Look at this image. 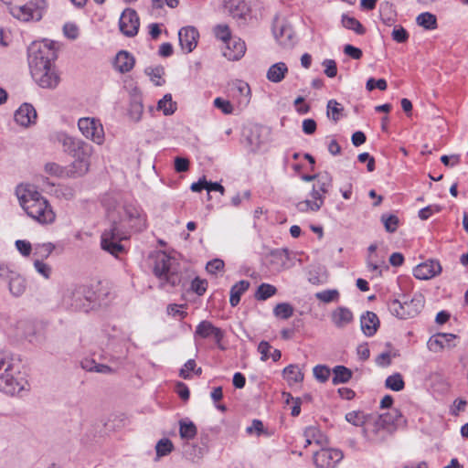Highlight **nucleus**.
I'll list each match as a JSON object with an SVG mask.
<instances>
[{
    "mask_svg": "<svg viewBox=\"0 0 468 468\" xmlns=\"http://www.w3.org/2000/svg\"><path fill=\"white\" fill-rule=\"evenodd\" d=\"M112 226L101 234V248L114 256L124 250L121 241L128 239L127 229L141 231L146 228V216L133 203H123L108 211Z\"/></svg>",
    "mask_w": 468,
    "mask_h": 468,
    "instance_id": "1",
    "label": "nucleus"
},
{
    "mask_svg": "<svg viewBox=\"0 0 468 468\" xmlns=\"http://www.w3.org/2000/svg\"><path fill=\"white\" fill-rule=\"evenodd\" d=\"M57 52L50 40L35 41L28 47V65L34 80L44 89H55L59 76L54 65Z\"/></svg>",
    "mask_w": 468,
    "mask_h": 468,
    "instance_id": "2",
    "label": "nucleus"
},
{
    "mask_svg": "<svg viewBox=\"0 0 468 468\" xmlns=\"http://www.w3.org/2000/svg\"><path fill=\"white\" fill-rule=\"evenodd\" d=\"M19 204L33 220L41 225L52 224L56 214L48 201L33 186L20 185L16 189Z\"/></svg>",
    "mask_w": 468,
    "mask_h": 468,
    "instance_id": "3",
    "label": "nucleus"
},
{
    "mask_svg": "<svg viewBox=\"0 0 468 468\" xmlns=\"http://www.w3.org/2000/svg\"><path fill=\"white\" fill-rule=\"evenodd\" d=\"M29 390V383L20 365L8 356L0 354V391L15 396Z\"/></svg>",
    "mask_w": 468,
    "mask_h": 468,
    "instance_id": "4",
    "label": "nucleus"
},
{
    "mask_svg": "<svg viewBox=\"0 0 468 468\" xmlns=\"http://www.w3.org/2000/svg\"><path fill=\"white\" fill-rule=\"evenodd\" d=\"M62 304L68 309L87 313L96 307V294L85 285H72L64 292Z\"/></svg>",
    "mask_w": 468,
    "mask_h": 468,
    "instance_id": "5",
    "label": "nucleus"
},
{
    "mask_svg": "<svg viewBox=\"0 0 468 468\" xmlns=\"http://www.w3.org/2000/svg\"><path fill=\"white\" fill-rule=\"evenodd\" d=\"M333 185V177L327 172L317 174L316 183L310 192L311 199H305L296 204L300 212H317L324 205L326 194Z\"/></svg>",
    "mask_w": 468,
    "mask_h": 468,
    "instance_id": "6",
    "label": "nucleus"
},
{
    "mask_svg": "<svg viewBox=\"0 0 468 468\" xmlns=\"http://www.w3.org/2000/svg\"><path fill=\"white\" fill-rule=\"evenodd\" d=\"M173 259L165 252H158L154 257V273L163 287L176 286L180 282V276L173 268Z\"/></svg>",
    "mask_w": 468,
    "mask_h": 468,
    "instance_id": "7",
    "label": "nucleus"
},
{
    "mask_svg": "<svg viewBox=\"0 0 468 468\" xmlns=\"http://www.w3.org/2000/svg\"><path fill=\"white\" fill-rule=\"evenodd\" d=\"M93 154V146L86 143L82 147L70 154L73 160L67 166V176L80 177L85 176L90 171Z\"/></svg>",
    "mask_w": 468,
    "mask_h": 468,
    "instance_id": "8",
    "label": "nucleus"
},
{
    "mask_svg": "<svg viewBox=\"0 0 468 468\" xmlns=\"http://www.w3.org/2000/svg\"><path fill=\"white\" fill-rule=\"evenodd\" d=\"M47 6L46 0H30L22 5H10L9 12L20 21H38L42 18Z\"/></svg>",
    "mask_w": 468,
    "mask_h": 468,
    "instance_id": "9",
    "label": "nucleus"
},
{
    "mask_svg": "<svg viewBox=\"0 0 468 468\" xmlns=\"http://www.w3.org/2000/svg\"><path fill=\"white\" fill-rule=\"evenodd\" d=\"M424 306L423 297L419 294L410 300H393L389 303V311L400 319H408L417 315Z\"/></svg>",
    "mask_w": 468,
    "mask_h": 468,
    "instance_id": "10",
    "label": "nucleus"
},
{
    "mask_svg": "<svg viewBox=\"0 0 468 468\" xmlns=\"http://www.w3.org/2000/svg\"><path fill=\"white\" fill-rule=\"evenodd\" d=\"M81 134L92 143L101 145L105 141V133L101 121L91 117H82L78 121Z\"/></svg>",
    "mask_w": 468,
    "mask_h": 468,
    "instance_id": "11",
    "label": "nucleus"
},
{
    "mask_svg": "<svg viewBox=\"0 0 468 468\" xmlns=\"http://www.w3.org/2000/svg\"><path fill=\"white\" fill-rule=\"evenodd\" d=\"M343 458V452L335 448H322L313 457L316 468H336Z\"/></svg>",
    "mask_w": 468,
    "mask_h": 468,
    "instance_id": "12",
    "label": "nucleus"
},
{
    "mask_svg": "<svg viewBox=\"0 0 468 468\" xmlns=\"http://www.w3.org/2000/svg\"><path fill=\"white\" fill-rule=\"evenodd\" d=\"M384 424L385 420L382 419V416L373 414L362 431L364 438L374 443L383 442L388 435Z\"/></svg>",
    "mask_w": 468,
    "mask_h": 468,
    "instance_id": "13",
    "label": "nucleus"
},
{
    "mask_svg": "<svg viewBox=\"0 0 468 468\" xmlns=\"http://www.w3.org/2000/svg\"><path fill=\"white\" fill-rule=\"evenodd\" d=\"M225 333L219 327L215 326L210 321L203 320L196 327L194 333L195 340L211 338L216 345L221 348V342Z\"/></svg>",
    "mask_w": 468,
    "mask_h": 468,
    "instance_id": "14",
    "label": "nucleus"
},
{
    "mask_svg": "<svg viewBox=\"0 0 468 468\" xmlns=\"http://www.w3.org/2000/svg\"><path fill=\"white\" fill-rule=\"evenodd\" d=\"M139 26L140 20L135 10L127 8L122 13L119 27L123 35L134 37L138 33Z\"/></svg>",
    "mask_w": 468,
    "mask_h": 468,
    "instance_id": "15",
    "label": "nucleus"
},
{
    "mask_svg": "<svg viewBox=\"0 0 468 468\" xmlns=\"http://www.w3.org/2000/svg\"><path fill=\"white\" fill-rule=\"evenodd\" d=\"M198 37V31L191 26L182 27L178 32L179 44L185 53H190L196 48Z\"/></svg>",
    "mask_w": 468,
    "mask_h": 468,
    "instance_id": "16",
    "label": "nucleus"
},
{
    "mask_svg": "<svg viewBox=\"0 0 468 468\" xmlns=\"http://www.w3.org/2000/svg\"><path fill=\"white\" fill-rule=\"evenodd\" d=\"M53 140L61 144L63 151L69 155L75 153L86 144L85 141L70 136L65 132H56L53 134Z\"/></svg>",
    "mask_w": 468,
    "mask_h": 468,
    "instance_id": "17",
    "label": "nucleus"
},
{
    "mask_svg": "<svg viewBox=\"0 0 468 468\" xmlns=\"http://www.w3.org/2000/svg\"><path fill=\"white\" fill-rule=\"evenodd\" d=\"M246 44L245 42L238 37H233L229 41L225 43V48H223V56L229 60H239L246 52Z\"/></svg>",
    "mask_w": 468,
    "mask_h": 468,
    "instance_id": "18",
    "label": "nucleus"
},
{
    "mask_svg": "<svg viewBox=\"0 0 468 468\" xmlns=\"http://www.w3.org/2000/svg\"><path fill=\"white\" fill-rule=\"evenodd\" d=\"M441 271V266L438 261H428L419 264L413 270V275L419 280H429Z\"/></svg>",
    "mask_w": 468,
    "mask_h": 468,
    "instance_id": "19",
    "label": "nucleus"
},
{
    "mask_svg": "<svg viewBox=\"0 0 468 468\" xmlns=\"http://www.w3.org/2000/svg\"><path fill=\"white\" fill-rule=\"evenodd\" d=\"M37 112L35 108L28 103L22 104L15 112V121L23 127H28L36 122Z\"/></svg>",
    "mask_w": 468,
    "mask_h": 468,
    "instance_id": "20",
    "label": "nucleus"
},
{
    "mask_svg": "<svg viewBox=\"0 0 468 468\" xmlns=\"http://www.w3.org/2000/svg\"><path fill=\"white\" fill-rule=\"evenodd\" d=\"M454 339L455 335L452 334H437L429 339L427 346L431 352L437 353L450 347Z\"/></svg>",
    "mask_w": 468,
    "mask_h": 468,
    "instance_id": "21",
    "label": "nucleus"
},
{
    "mask_svg": "<svg viewBox=\"0 0 468 468\" xmlns=\"http://www.w3.org/2000/svg\"><path fill=\"white\" fill-rule=\"evenodd\" d=\"M360 325L365 335H374L379 326L378 315L373 312H367L360 318Z\"/></svg>",
    "mask_w": 468,
    "mask_h": 468,
    "instance_id": "22",
    "label": "nucleus"
},
{
    "mask_svg": "<svg viewBox=\"0 0 468 468\" xmlns=\"http://www.w3.org/2000/svg\"><path fill=\"white\" fill-rule=\"evenodd\" d=\"M289 69L286 63L277 62L272 64L266 72V78L272 83L282 82L288 74Z\"/></svg>",
    "mask_w": 468,
    "mask_h": 468,
    "instance_id": "23",
    "label": "nucleus"
},
{
    "mask_svg": "<svg viewBox=\"0 0 468 468\" xmlns=\"http://www.w3.org/2000/svg\"><path fill=\"white\" fill-rule=\"evenodd\" d=\"M333 324L338 327L343 328L353 321V314L346 307H337L331 314Z\"/></svg>",
    "mask_w": 468,
    "mask_h": 468,
    "instance_id": "24",
    "label": "nucleus"
},
{
    "mask_svg": "<svg viewBox=\"0 0 468 468\" xmlns=\"http://www.w3.org/2000/svg\"><path fill=\"white\" fill-rule=\"evenodd\" d=\"M226 12L234 18H242L245 16L248 7L244 0H223Z\"/></svg>",
    "mask_w": 468,
    "mask_h": 468,
    "instance_id": "25",
    "label": "nucleus"
},
{
    "mask_svg": "<svg viewBox=\"0 0 468 468\" xmlns=\"http://www.w3.org/2000/svg\"><path fill=\"white\" fill-rule=\"evenodd\" d=\"M135 59L132 54L127 51L122 50L118 52L114 61L115 69L122 72H129L134 66Z\"/></svg>",
    "mask_w": 468,
    "mask_h": 468,
    "instance_id": "26",
    "label": "nucleus"
},
{
    "mask_svg": "<svg viewBox=\"0 0 468 468\" xmlns=\"http://www.w3.org/2000/svg\"><path fill=\"white\" fill-rule=\"evenodd\" d=\"M179 435L182 440H193L197 434V428L196 424L189 419H182L178 422Z\"/></svg>",
    "mask_w": 468,
    "mask_h": 468,
    "instance_id": "27",
    "label": "nucleus"
},
{
    "mask_svg": "<svg viewBox=\"0 0 468 468\" xmlns=\"http://www.w3.org/2000/svg\"><path fill=\"white\" fill-rule=\"evenodd\" d=\"M372 415L373 414H367L362 410H353L346 414V420L352 425L361 427L363 430Z\"/></svg>",
    "mask_w": 468,
    "mask_h": 468,
    "instance_id": "28",
    "label": "nucleus"
},
{
    "mask_svg": "<svg viewBox=\"0 0 468 468\" xmlns=\"http://www.w3.org/2000/svg\"><path fill=\"white\" fill-rule=\"evenodd\" d=\"M282 375L290 386L300 383L303 379V373L297 365H289L286 367L282 371Z\"/></svg>",
    "mask_w": 468,
    "mask_h": 468,
    "instance_id": "29",
    "label": "nucleus"
},
{
    "mask_svg": "<svg viewBox=\"0 0 468 468\" xmlns=\"http://www.w3.org/2000/svg\"><path fill=\"white\" fill-rule=\"evenodd\" d=\"M27 288L26 280L19 274L12 273L9 280V291L16 296H21Z\"/></svg>",
    "mask_w": 468,
    "mask_h": 468,
    "instance_id": "30",
    "label": "nucleus"
},
{
    "mask_svg": "<svg viewBox=\"0 0 468 468\" xmlns=\"http://www.w3.org/2000/svg\"><path fill=\"white\" fill-rule=\"evenodd\" d=\"M250 282L248 281H239L231 287L229 303L232 306L239 304L240 296L249 289Z\"/></svg>",
    "mask_w": 468,
    "mask_h": 468,
    "instance_id": "31",
    "label": "nucleus"
},
{
    "mask_svg": "<svg viewBox=\"0 0 468 468\" xmlns=\"http://www.w3.org/2000/svg\"><path fill=\"white\" fill-rule=\"evenodd\" d=\"M416 23L418 26L422 27L427 30H433L437 28L436 16L430 12H424L420 14L416 17Z\"/></svg>",
    "mask_w": 468,
    "mask_h": 468,
    "instance_id": "32",
    "label": "nucleus"
},
{
    "mask_svg": "<svg viewBox=\"0 0 468 468\" xmlns=\"http://www.w3.org/2000/svg\"><path fill=\"white\" fill-rule=\"evenodd\" d=\"M52 242L37 243L34 245V256L36 259L44 261L48 259L55 250Z\"/></svg>",
    "mask_w": 468,
    "mask_h": 468,
    "instance_id": "33",
    "label": "nucleus"
},
{
    "mask_svg": "<svg viewBox=\"0 0 468 468\" xmlns=\"http://www.w3.org/2000/svg\"><path fill=\"white\" fill-rule=\"evenodd\" d=\"M294 308L289 303H280L273 308V315L278 319L287 320L293 315Z\"/></svg>",
    "mask_w": 468,
    "mask_h": 468,
    "instance_id": "34",
    "label": "nucleus"
},
{
    "mask_svg": "<svg viewBox=\"0 0 468 468\" xmlns=\"http://www.w3.org/2000/svg\"><path fill=\"white\" fill-rule=\"evenodd\" d=\"M333 384L346 383L352 378V371L344 366H336L333 368Z\"/></svg>",
    "mask_w": 468,
    "mask_h": 468,
    "instance_id": "35",
    "label": "nucleus"
},
{
    "mask_svg": "<svg viewBox=\"0 0 468 468\" xmlns=\"http://www.w3.org/2000/svg\"><path fill=\"white\" fill-rule=\"evenodd\" d=\"M303 435L305 438H309L314 441V443L324 446L327 442L326 437L323 432L315 426L307 427L304 430Z\"/></svg>",
    "mask_w": 468,
    "mask_h": 468,
    "instance_id": "36",
    "label": "nucleus"
},
{
    "mask_svg": "<svg viewBox=\"0 0 468 468\" xmlns=\"http://www.w3.org/2000/svg\"><path fill=\"white\" fill-rule=\"evenodd\" d=\"M342 26L345 28L355 31L358 35L365 33V28L362 24L353 16L344 14L341 19Z\"/></svg>",
    "mask_w": 468,
    "mask_h": 468,
    "instance_id": "37",
    "label": "nucleus"
},
{
    "mask_svg": "<svg viewBox=\"0 0 468 468\" xmlns=\"http://www.w3.org/2000/svg\"><path fill=\"white\" fill-rule=\"evenodd\" d=\"M277 293V288L270 283H261L256 292L255 298L258 301H265Z\"/></svg>",
    "mask_w": 468,
    "mask_h": 468,
    "instance_id": "38",
    "label": "nucleus"
},
{
    "mask_svg": "<svg viewBox=\"0 0 468 468\" xmlns=\"http://www.w3.org/2000/svg\"><path fill=\"white\" fill-rule=\"evenodd\" d=\"M159 111L163 112L165 115H171L176 110V103L173 101L171 94H165L157 104Z\"/></svg>",
    "mask_w": 468,
    "mask_h": 468,
    "instance_id": "39",
    "label": "nucleus"
},
{
    "mask_svg": "<svg viewBox=\"0 0 468 468\" xmlns=\"http://www.w3.org/2000/svg\"><path fill=\"white\" fill-rule=\"evenodd\" d=\"M385 386L387 388H389L393 391H400L404 388L405 382L401 374L395 373L386 378Z\"/></svg>",
    "mask_w": 468,
    "mask_h": 468,
    "instance_id": "40",
    "label": "nucleus"
},
{
    "mask_svg": "<svg viewBox=\"0 0 468 468\" xmlns=\"http://www.w3.org/2000/svg\"><path fill=\"white\" fill-rule=\"evenodd\" d=\"M173 450L174 444L169 439L159 440L155 445L156 460L168 455Z\"/></svg>",
    "mask_w": 468,
    "mask_h": 468,
    "instance_id": "41",
    "label": "nucleus"
},
{
    "mask_svg": "<svg viewBox=\"0 0 468 468\" xmlns=\"http://www.w3.org/2000/svg\"><path fill=\"white\" fill-rule=\"evenodd\" d=\"M34 268L44 279L48 280L51 277L52 268L49 264L44 262V261L36 259L34 261Z\"/></svg>",
    "mask_w": 468,
    "mask_h": 468,
    "instance_id": "42",
    "label": "nucleus"
},
{
    "mask_svg": "<svg viewBox=\"0 0 468 468\" xmlns=\"http://www.w3.org/2000/svg\"><path fill=\"white\" fill-rule=\"evenodd\" d=\"M145 73L156 86H161L165 82L163 80L164 69L162 67L147 68Z\"/></svg>",
    "mask_w": 468,
    "mask_h": 468,
    "instance_id": "43",
    "label": "nucleus"
},
{
    "mask_svg": "<svg viewBox=\"0 0 468 468\" xmlns=\"http://www.w3.org/2000/svg\"><path fill=\"white\" fill-rule=\"evenodd\" d=\"M215 37L221 40L224 44L229 41L233 36H231V32L229 27L227 25H218L214 27Z\"/></svg>",
    "mask_w": 468,
    "mask_h": 468,
    "instance_id": "44",
    "label": "nucleus"
},
{
    "mask_svg": "<svg viewBox=\"0 0 468 468\" xmlns=\"http://www.w3.org/2000/svg\"><path fill=\"white\" fill-rule=\"evenodd\" d=\"M315 297L323 303H331L338 300L339 292L337 290H324L316 292Z\"/></svg>",
    "mask_w": 468,
    "mask_h": 468,
    "instance_id": "45",
    "label": "nucleus"
},
{
    "mask_svg": "<svg viewBox=\"0 0 468 468\" xmlns=\"http://www.w3.org/2000/svg\"><path fill=\"white\" fill-rule=\"evenodd\" d=\"M166 312L168 315L172 317H179L180 319H184L187 315L186 304H168Z\"/></svg>",
    "mask_w": 468,
    "mask_h": 468,
    "instance_id": "46",
    "label": "nucleus"
},
{
    "mask_svg": "<svg viewBox=\"0 0 468 468\" xmlns=\"http://www.w3.org/2000/svg\"><path fill=\"white\" fill-rule=\"evenodd\" d=\"M343 111V107L335 100H330L327 102V115L335 122L340 118V113Z\"/></svg>",
    "mask_w": 468,
    "mask_h": 468,
    "instance_id": "47",
    "label": "nucleus"
},
{
    "mask_svg": "<svg viewBox=\"0 0 468 468\" xmlns=\"http://www.w3.org/2000/svg\"><path fill=\"white\" fill-rule=\"evenodd\" d=\"M15 246L23 257H28L32 251L34 252V246L28 240L17 239Z\"/></svg>",
    "mask_w": 468,
    "mask_h": 468,
    "instance_id": "48",
    "label": "nucleus"
},
{
    "mask_svg": "<svg viewBox=\"0 0 468 468\" xmlns=\"http://www.w3.org/2000/svg\"><path fill=\"white\" fill-rule=\"evenodd\" d=\"M367 266L368 271L373 272L374 277L381 276L383 269H388V266L385 264V261L373 262L371 260H367Z\"/></svg>",
    "mask_w": 468,
    "mask_h": 468,
    "instance_id": "49",
    "label": "nucleus"
},
{
    "mask_svg": "<svg viewBox=\"0 0 468 468\" xmlns=\"http://www.w3.org/2000/svg\"><path fill=\"white\" fill-rule=\"evenodd\" d=\"M313 371L314 378L320 382H325L330 377V369L325 366H315Z\"/></svg>",
    "mask_w": 468,
    "mask_h": 468,
    "instance_id": "50",
    "label": "nucleus"
},
{
    "mask_svg": "<svg viewBox=\"0 0 468 468\" xmlns=\"http://www.w3.org/2000/svg\"><path fill=\"white\" fill-rule=\"evenodd\" d=\"M214 106L220 110L225 114H230L233 112L232 104L220 97H218L214 100Z\"/></svg>",
    "mask_w": 468,
    "mask_h": 468,
    "instance_id": "51",
    "label": "nucleus"
},
{
    "mask_svg": "<svg viewBox=\"0 0 468 468\" xmlns=\"http://www.w3.org/2000/svg\"><path fill=\"white\" fill-rule=\"evenodd\" d=\"M323 67L324 68V74L328 78H334L337 74V67L336 63L334 59H324L322 62Z\"/></svg>",
    "mask_w": 468,
    "mask_h": 468,
    "instance_id": "52",
    "label": "nucleus"
},
{
    "mask_svg": "<svg viewBox=\"0 0 468 468\" xmlns=\"http://www.w3.org/2000/svg\"><path fill=\"white\" fill-rule=\"evenodd\" d=\"M382 220L385 226V229L388 232H394L399 224V219L396 216L390 215V216H383Z\"/></svg>",
    "mask_w": 468,
    "mask_h": 468,
    "instance_id": "53",
    "label": "nucleus"
},
{
    "mask_svg": "<svg viewBox=\"0 0 468 468\" xmlns=\"http://www.w3.org/2000/svg\"><path fill=\"white\" fill-rule=\"evenodd\" d=\"M207 282L205 280L196 278L191 283V289L198 295H202L207 291Z\"/></svg>",
    "mask_w": 468,
    "mask_h": 468,
    "instance_id": "54",
    "label": "nucleus"
},
{
    "mask_svg": "<svg viewBox=\"0 0 468 468\" xmlns=\"http://www.w3.org/2000/svg\"><path fill=\"white\" fill-rule=\"evenodd\" d=\"M441 210L440 206L438 205H431L426 207L421 208L419 211V218L422 220L428 219L431 215L437 213Z\"/></svg>",
    "mask_w": 468,
    "mask_h": 468,
    "instance_id": "55",
    "label": "nucleus"
},
{
    "mask_svg": "<svg viewBox=\"0 0 468 468\" xmlns=\"http://www.w3.org/2000/svg\"><path fill=\"white\" fill-rule=\"evenodd\" d=\"M391 36L392 38L399 43L406 42L409 38L408 32L402 27H395L392 31Z\"/></svg>",
    "mask_w": 468,
    "mask_h": 468,
    "instance_id": "56",
    "label": "nucleus"
},
{
    "mask_svg": "<svg viewBox=\"0 0 468 468\" xmlns=\"http://www.w3.org/2000/svg\"><path fill=\"white\" fill-rule=\"evenodd\" d=\"M66 170L67 167H62L56 163H49L46 165V171L58 176H67Z\"/></svg>",
    "mask_w": 468,
    "mask_h": 468,
    "instance_id": "57",
    "label": "nucleus"
},
{
    "mask_svg": "<svg viewBox=\"0 0 468 468\" xmlns=\"http://www.w3.org/2000/svg\"><path fill=\"white\" fill-rule=\"evenodd\" d=\"M196 366L197 365L194 359L187 360L180 369V377L185 379L189 378L191 377V373L195 370Z\"/></svg>",
    "mask_w": 468,
    "mask_h": 468,
    "instance_id": "58",
    "label": "nucleus"
},
{
    "mask_svg": "<svg viewBox=\"0 0 468 468\" xmlns=\"http://www.w3.org/2000/svg\"><path fill=\"white\" fill-rule=\"evenodd\" d=\"M271 346L267 341L260 342L258 351L261 354V360L267 361L270 358Z\"/></svg>",
    "mask_w": 468,
    "mask_h": 468,
    "instance_id": "59",
    "label": "nucleus"
},
{
    "mask_svg": "<svg viewBox=\"0 0 468 468\" xmlns=\"http://www.w3.org/2000/svg\"><path fill=\"white\" fill-rule=\"evenodd\" d=\"M246 432L250 435L260 436L263 432V424L259 420H254L251 425L246 428Z\"/></svg>",
    "mask_w": 468,
    "mask_h": 468,
    "instance_id": "60",
    "label": "nucleus"
},
{
    "mask_svg": "<svg viewBox=\"0 0 468 468\" xmlns=\"http://www.w3.org/2000/svg\"><path fill=\"white\" fill-rule=\"evenodd\" d=\"M366 86H367V89L368 90H372L375 88H378L380 90H385L387 89V81L384 79H378V80H376L375 79L370 78L367 81V85Z\"/></svg>",
    "mask_w": 468,
    "mask_h": 468,
    "instance_id": "61",
    "label": "nucleus"
},
{
    "mask_svg": "<svg viewBox=\"0 0 468 468\" xmlns=\"http://www.w3.org/2000/svg\"><path fill=\"white\" fill-rule=\"evenodd\" d=\"M224 261L220 259H214L207 263L206 269L209 273L215 274L217 271L223 270Z\"/></svg>",
    "mask_w": 468,
    "mask_h": 468,
    "instance_id": "62",
    "label": "nucleus"
},
{
    "mask_svg": "<svg viewBox=\"0 0 468 468\" xmlns=\"http://www.w3.org/2000/svg\"><path fill=\"white\" fill-rule=\"evenodd\" d=\"M64 35L70 39H76L79 36V28L73 23H67L63 27Z\"/></svg>",
    "mask_w": 468,
    "mask_h": 468,
    "instance_id": "63",
    "label": "nucleus"
},
{
    "mask_svg": "<svg viewBox=\"0 0 468 468\" xmlns=\"http://www.w3.org/2000/svg\"><path fill=\"white\" fill-rule=\"evenodd\" d=\"M441 161L444 165L453 167L460 163L461 156L460 154L442 155Z\"/></svg>",
    "mask_w": 468,
    "mask_h": 468,
    "instance_id": "64",
    "label": "nucleus"
}]
</instances>
